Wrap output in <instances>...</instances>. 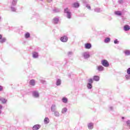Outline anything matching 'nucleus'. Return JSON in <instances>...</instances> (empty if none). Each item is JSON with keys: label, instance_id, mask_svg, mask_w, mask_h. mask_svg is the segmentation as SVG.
Instances as JSON below:
<instances>
[{"label": "nucleus", "instance_id": "5", "mask_svg": "<svg viewBox=\"0 0 130 130\" xmlns=\"http://www.w3.org/2000/svg\"><path fill=\"white\" fill-rule=\"evenodd\" d=\"M101 63L103 67H105V68H108V67H109V63L107 60H102L101 61Z\"/></svg>", "mask_w": 130, "mask_h": 130}, {"label": "nucleus", "instance_id": "39", "mask_svg": "<svg viewBox=\"0 0 130 130\" xmlns=\"http://www.w3.org/2000/svg\"><path fill=\"white\" fill-rule=\"evenodd\" d=\"M2 109H3V106L0 105V114H2Z\"/></svg>", "mask_w": 130, "mask_h": 130}, {"label": "nucleus", "instance_id": "34", "mask_svg": "<svg viewBox=\"0 0 130 130\" xmlns=\"http://www.w3.org/2000/svg\"><path fill=\"white\" fill-rule=\"evenodd\" d=\"M114 43L115 44H119V41H118V39H116L114 41Z\"/></svg>", "mask_w": 130, "mask_h": 130}, {"label": "nucleus", "instance_id": "43", "mask_svg": "<svg viewBox=\"0 0 130 130\" xmlns=\"http://www.w3.org/2000/svg\"><path fill=\"white\" fill-rule=\"evenodd\" d=\"M110 110H113V107H110Z\"/></svg>", "mask_w": 130, "mask_h": 130}, {"label": "nucleus", "instance_id": "35", "mask_svg": "<svg viewBox=\"0 0 130 130\" xmlns=\"http://www.w3.org/2000/svg\"><path fill=\"white\" fill-rule=\"evenodd\" d=\"M86 8H87V9H88V10H91V6H90L89 5L86 4L85 5Z\"/></svg>", "mask_w": 130, "mask_h": 130}, {"label": "nucleus", "instance_id": "44", "mask_svg": "<svg viewBox=\"0 0 130 130\" xmlns=\"http://www.w3.org/2000/svg\"><path fill=\"white\" fill-rule=\"evenodd\" d=\"M47 2H48V3H51L52 2V0H47Z\"/></svg>", "mask_w": 130, "mask_h": 130}, {"label": "nucleus", "instance_id": "26", "mask_svg": "<svg viewBox=\"0 0 130 130\" xmlns=\"http://www.w3.org/2000/svg\"><path fill=\"white\" fill-rule=\"evenodd\" d=\"M94 12H96V13H100V12H102V10H101V9L99 8H96L94 9Z\"/></svg>", "mask_w": 130, "mask_h": 130}, {"label": "nucleus", "instance_id": "45", "mask_svg": "<svg viewBox=\"0 0 130 130\" xmlns=\"http://www.w3.org/2000/svg\"><path fill=\"white\" fill-rule=\"evenodd\" d=\"M2 39H3V36L2 35H0V40Z\"/></svg>", "mask_w": 130, "mask_h": 130}, {"label": "nucleus", "instance_id": "18", "mask_svg": "<svg viewBox=\"0 0 130 130\" xmlns=\"http://www.w3.org/2000/svg\"><path fill=\"white\" fill-rule=\"evenodd\" d=\"M61 101L63 103H65L66 104H67V103H68V101H69V100L68 99V98L64 96L62 98Z\"/></svg>", "mask_w": 130, "mask_h": 130}, {"label": "nucleus", "instance_id": "9", "mask_svg": "<svg viewBox=\"0 0 130 130\" xmlns=\"http://www.w3.org/2000/svg\"><path fill=\"white\" fill-rule=\"evenodd\" d=\"M96 70L99 72H103L104 71V67L103 66L100 65V66H96Z\"/></svg>", "mask_w": 130, "mask_h": 130}, {"label": "nucleus", "instance_id": "6", "mask_svg": "<svg viewBox=\"0 0 130 130\" xmlns=\"http://www.w3.org/2000/svg\"><path fill=\"white\" fill-rule=\"evenodd\" d=\"M82 56L85 59H88L90 57V53L89 52H84L82 53Z\"/></svg>", "mask_w": 130, "mask_h": 130}, {"label": "nucleus", "instance_id": "2", "mask_svg": "<svg viewBox=\"0 0 130 130\" xmlns=\"http://www.w3.org/2000/svg\"><path fill=\"white\" fill-rule=\"evenodd\" d=\"M88 83H87V88L88 90H91L93 88V79L90 78L87 80Z\"/></svg>", "mask_w": 130, "mask_h": 130}, {"label": "nucleus", "instance_id": "19", "mask_svg": "<svg viewBox=\"0 0 130 130\" xmlns=\"http://www.w3.org/2000/svg\"><path fill=\"white\" fill-rule=\"evenodd\" d=\"M93 126H94V123H89L88 124V128L89 129H93Z\"/></svg>", "mask_w": 130, "mask_h": 130}, {"label": "nucleus", "instance_id": "48", "mask_svg": "<svg viewBox=\"0 0 130 130\" xmlns=\"http://www.w3.org/2000/svg\"><path fill=\"white\" fill-rule=\"evenodd\" d=\"M2 98L0 97V101H1V100L2 99Z\"/></svg>", "mask_w": 130, "mask_h": 130}, {"label": "nucleus", "instance_id": "42", "mask_svg": "<svg viewBox=\"0 0 130 130\" xmlns=\"http://www.w3.org/2000/svg\"><path fill=\"white\" fill-rule=\"evenodd\" d=\"M3 87L2 86L0 85V91H3Z\"/></svg>", "mask_w": 130, "mask_h": 130}, {"label": "nucleus", "instance_id": "40", "mask_svg": "<svg viewBox=\"0 0 130 130\" xmlns=\"http://www.w3.org/2000/svg\"><path fill=\"white\" fill-rule=\"evenodd\" d=\"M118 3H119V4H122V3H123V1H122V0H119V1H118Z\"/></svg>", "mask_w": 130, "mask_h": 130}, {"label": "nucleus", "instance_id": "12", "mask_svg": "<svg viewBox=\"0 0 130 130\" xmlns=\"http://www.w3.org/2000/svg\"><path fill=\"white\" fill-rule=\"evenodd\" d=\"M59 21V18L58 17H54L53 19V24H57Z\"/></svg>", "mask_w": 130, "mask_h": 130}, {"label": "nucleus", "instance_id": "14", "mask_svg": "<svg viewBox=\"0 0 130 130\" xmlns=\"http://www.w3.org/2000/svg\"><path fill=\"white\" fill-rule=\"evenodd\" d=\"M92 80L95 82H98L100 80V77L99 76L95 75L93 77Z\"/></svg>", "mask_w": 130, "mask_h": 130}, {"label": "nucleus", "instance_id": "31", "mask_svg": "<svg viewBox=\"0 0 130 130\" xmlns=\"http://www.w3.org/2000/svg\"><path fill=\"white\" fill-rule=\"evenodd\" d=\"M7 39L6 38H3L2 39L0 40V43H4V42H6Z\"/></svg>", "mask_w": 130, "mask_h": 130}, {"label": "nucleus", "instance_id": "8", "mask_svg": "<svg viewBox=\"0 0 130 130\" xmlns=\"http://www.w3.org/2000/svg\"><path fill=\"white\" fill-rule=\"evenodd\" d=\"M52 112L54 116H55V117H59L60 116V114L59 113V112H58V111L56 110Z\"/></svg>", "mask_w": 130, "mask_h": 130}, {"label": "nucleus", "instance_id": "46", "mask_svg": "<svg viewBox=\"0 0 130 130\" xmlns=\"http://www.w3.org/2000/svg\"><path fill=\"white\" fill-rule=\"evenodd\" d=\"M0 22H2V16H0Z\"/></svg>", "mask_w": 130, "mask_h": 130}, {"label": "nucleus", "instance_id": "28", "mask_svg": "<svg viewBox=\"0 0 130 130\" xmlns=\"http://www.w3.org/2000/svg\"><path fill=\"white\" fill-rule=\"evenodd\" d=\"M104 42L105 43H108L109 42H110V38H106L105 40H104Z\"/></svg>", "mask_w": 130, "mask_h": 130}, {"label": "nucleus", "instance_id": "1", "mask_svg": "<svg viewBox=\"0 0 130 130\" xmlns=\"http://www.w3.org/2000/svg\"><path fill=\"white\" fill-rule=\"evenodd\" d=\"M64 13L68 19H72V12L68 8H65L64 9Z\"/></svg>", "mask_w": 130, "mask_h": 130}, {"label": "nucleus", "instance_id": "10", "mask_svg": "<svg viewBox=\"0 0 130 130\" xmlns=\"http://www.w3.org/2000/svg\"><path fill=\"white\" fill-rule=\"evenodd\" d=\"M39 57V54L38 53V52H37L35 51L32 52L33 58H38Z\"/></svg>", "mask_w": 130, "mask_h": 130}, {"label": "nucleus", "instance_id": "33", "mask_svg": "<svg viewBox=\"0 0 130 130\" xmlns=\"http://www.w3.org/2000/svg\"><path fill=\"white\" fill-rule=\"evenodd\" d=\"M126 80H130V74H127L125 76Z\"/></svg>", "mask_w": 130, "mask_h": 130}, {"label": "nucleus", "instance_id": "7", "mask_svg": "<svg viewBox=\"0 0 130 130\" xmlns=\"http://www.w3.org/2000/svg\"><path fill=\"white\" fill-rule=\"evenodd\" d=\"M56 109H57V107H56V104H53L51 106V111L52 112H53V111H56Z\"/></svg>", "mask_w": 130, "mask_h": 130}, {"label": "nucleus", "instance_id": "47", "mask_svg": "<svg viewBox=\"0 0 130 130\" xmlns=\"http://www.w3.org/2000/svg\"><path fill=\"white\" fill-rule=\"evenodd\" d=\"M122 119H124V117H122Z\"/></svg>", "mask_w": 130, "mask_h": 130}, {"label": "nucleus", "instance_id": "38", "mask_svg": "<svg viewBox=\"0 0 130 130\" xmlns=\"http://www.w3.org/2000/svg\"><path fill=\"white\" fill-rule=\"evenodd\" d=\"M71 55H73V52H68V56H71Z\"/></svg>", "mask_w": 130, "mask_h": 130}, {"label": "nucleus", "instance_id": "16", "mask_svg": "<svg viewBox=\"0 0 130 130\" xmlns=\"http://www.w3.org/2000/svg\"><path fill=\"white\" fill-rule=\"evenodd\" d=\"M67 112L68 108H67V107H64L62 109L61 111V113H62V114H66V113H67Z\"/></svg>", "mask_w": 130, "mask_h": 130}, {"label": "nucleus", "instance_id": "49", "mask_svg": "<svg viewBox=\"0 0 130 130\" xmlns=\"http://www.w3.org/2000/svg\"><path fill=\"white\" fill-rule=\"evenodd\" d=\"M40 1H43V0H40Z\"/></svg>", "mask_w": 130, "mask_h": 130}, {"label": "nucleus", "instance_id": "27", "mask_svg": "<svg viewBox=\"0 0 130 130\" xmlns=\"http://www.w3.org/2000/svg\"><path fill=\"white\" fill-rule=\"evenodd\" d=\"M124 53L125 54V55H127V56L130 55V51L128 50H125L124 51Z\"/></svg>", "mask_w": 130, "mask_h": 130}, {"label": "nucleus", "instance_id": "25", "mask_svg": "<svg viewBox=\"0 0 130 130\" xmlns=\"http://www.w3.org/2000/svg\"><path fill=\"white\" fill-rule=\"evenodd\" d=\"M44 121L46 124L49 123V118H48V117H46L44 119Z\"/></svg>", "mask_w": 130, "mask_h": 130}, {"label": "nucleus", "instance_id": "41", "mask_svg": "<svg viewBox=\"0 0 130 130\" xmlns=\"http://www.w3.org/2000/svg\"><path fill=\"white\" fill-rule=\"evenodd\" d=\"M83 4H87V3H88V2L87 1V0H83Z\"/></svg>", "mask_w": 130, "mask_h": 130}, {"label": "nucleus", "instance_id": "37", "mask_svg": "<svg viewBox=\"0 0 130 130\" xmlns=\"http://www.w3.org/2000/svg\"><path fill=\"white\" fill-rule=\"evenodd\" d=\"M127 74L128 75H130V68H128V69H127Z\"/></svg>", "mask_w": 130, "mask_h": 130}, {"label": "nucleus", "instance_id": "30", "mask_svg": "<svg viewBox=\"0 0 130 130\" xmlns=\"http://www.w3.org/2000/svg\"><path fill=\"white\" fill-rule=\"evenodd\" d=\"M1 102H2V103H3V104H6V103H7V100H6L5 99H4V98H2L1 99Z\"/></svg>", "mask_w": 130, "mask_h": 130}, {"label": "nucleus", "instance_id": "15", "mask_svg": "<svg viewBox=\"0 0 130 130\" xmlns=\"http://www.w3.org/2000/svg\"><path fill=\"white\" fill-rule=\"evenodd\" d=\"M123 30L125 31H129V30H130V26H129V25H124V27H123Z\"/></svg>", "mask_w": 130, "mask_h": 130}, {"label": "nucleus", "instance_id": "11", "mask_svg": "<svg viewBox=\"0 0 130 130\" xmlns=\"http://www.w3.org/2000/svg\"><path fill=\"white\" fill-rule=\"evenodd\" d=\"M84 46L86 49H90V48L92 47V45L91 43H86L85 44Z\"/></svg>", "mask_w": 130, "mask_h": 130}, {"label": "nucleus", "instance_id": "20", "mask_svg": "<svg viewBox=\"0 0 130 130\" xmlns=\"http://www.w3.org/2000/svg\"><path fill=\"white\" fill-rule=\"evenodd\" d=\"M72 7L73 8H79V7H80V4H79L78 3H74L72 5Z\"/></svg>", "mask_w": 130, "mask_h": 130}, {"label": "nucleus", "instance_id": "13", "mask_svg": "<svg viewBox=\"0 0 130 130\" xmlns=\"http://www.w3.org/2000/svg\"><path fill=\"white\" fill-rule=\"evenodd\" d=\"M41 127V125L39 124H36L32 127L33 130H38Z\"/></svg>", "mask_w": 130, "mask_h": 130}, {"label": "nucleus", "instance_id": "17", "mask_svg": "<svg viewBox=\"0 0 130 130\" xmlns=\"http://www.w3.org/2000/svg\"><path fill=\"white\" fill-rule=\"evenodd\" d=\"M56 86H60L61 85V80L60 79H57L56 81Z\"/></svg>", "mask_w": 130, "mask_h": 130}, {"label": "nucleus", "instance_id": "22", "mask_svg": "<svg viewBox=\"0 0 130 130\" xmlns=\"http://www.w3.org/2000/svg\"><path fill=\"white\" fill-rule=\"evenodd\" d=\"M11 10L12 12H17V8L14 6L11 5Z\"/></svg>", "mask_w": 130, "mask_h": 130}, {"label": "nucleus", "instance_id": "24", "mask_svg": "<svg viewBox=\"0 0 130 130\" xmlns=\"http://www.w3.org/2000/svg\"><path fill=\"white\" fill-rule=\"evenodd\" d=\"M18 2V0H13L11 3V6H15L16 5H17V3Z\"/></svg>", "mask_w": 130, "mask_h": 130}, {"label": "nucleus", "instance_id": "32", "mask_svg": "<svg viewBox=\"0 0 130 130\" xmlns=\"http://www.w3.org/2000/svg\"><path fill=\"white\" fill-rule=\"evenodd\" d=\"M30 37V33L29 32H26L25 34V38H29Z\"/></svg>", "mask_w": 130, "mask_h": 130}, {"label": "nucleus", "instance_id": "3", "mask_svg": "<svg viewBox=\"0 0 130 130\" xmlns=\"http://www.w3.org/2000/svg\"><path fill=\"white\" fill-rule=\"evenodd\" d=\"M32 96L34 98H39L40 94H39V92L37 90H34L31 92Z\"/></svg>", "mask_w": 130, "mask_h": 130}, {"label": "nucleus", "instance_id": "36", "mask_svg": "<svg viewBox=\"0 0 130 130\" xmlns=\"http://www.w3.org/2000/svg\"><path fill=\"white\" fill-rule=\"evenodd\" d=\"M41 83H42V84H46V81H45L44 80H41Z\"/></svg>", "mask_w": 130, "mask_h": 130}, {"label": "nucleus", "instance_id": "23", "mask_svg": "<svg viewBox=\"0 0 130 130\" xmlns=\"http://www.w3.org/2000/svg\"><path fill=\"white\" fill-rule=\"evenodd\" d=\"M115 14L117 16H121V15H122V13H121V11H115Z\"/></svg>", "mask_w": 130, "mask_h": 130}, {"label": "nucleus", "instance_id": "4", "mask_svg": "<svg viewBox=\"0 0 130 130\" xmlns=\"http://www.w3.org/2000/svg\"><path fill=\"white\" fill-rule=\"evenodd\" d=\"M60 40L61 42H68V40H69V37H68V35H64L62 36L60 39Z\"/></svg>", "mask_w": 130, "mask_h": 130}, {"label": "nucleus", "instance_id": "29", "mask_svg": "<svg viewBox=\"0 0 130 130\" xmlns=\"http://www.w3.org/2000/svg\"><path fill=\"white\" fill-rule=\"evenodd\" d=\"M54 13H58L59 12H60V9H58V8H54L53 10Z\"/></svg>", "mask_w": 130, "mask_h": 130}, {"label": "nucleus", "instance_id": "21", "mask_svg": "<svg viewBox=\"0 0 130 130\" xmlns=\"http://www.w3.org/2000/svg\"><path fill=\"white\" fill-rule=\"evenodd\" d=\"M29 84L31 86H35V80L34 79L30 80L29 81Z\"/></svg>", "mask_w": 130, "mask_h": 130}]
</instances>
